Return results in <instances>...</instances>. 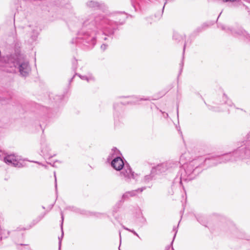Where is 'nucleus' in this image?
I'll return each instance as SVG.
<instances>
[{
  "mask_svg": "<svg viewBox=\"0 0 250 250\" xmlns=\"http://www.w3.org/2000/svg\"><path fill=\"white\" fill-rule=\"evenodd\" d=\"M53 206H54V204L52 205H51V208H52L53 207Z\"/></svg>",
  "mask_w": 250,
  "mask_h": 250,
  "instance_id": "8fccbe9b",
  "label": "nucleus"
},
{
  "mask_svg": "<svg viewBox=\"0 0 250 250\" xmlns=\"http://www.w3.org/2000/svg\"><path fill=\"white\" fill-rule=\"evenodd\" d=\"M61 228L62 231V237L63 236V230H62V226H63V220H64V216H63V213H62V211L61 212Z\"/></svg>",
  "mask_w": 250,
  "mask_h": 250,
  "instance_id": "c756f323",
  "label": "nucleus"
},
{
  "mask_svg": "<svg viewBox=\"0 0 250 250\" xmlns=\"http://www.w3.org/2000/svg\"><path fill=\"white\" fill-rule=\"evenodd\" d=\"M172 250H174V249L173 248H172Z\"/></svg>",
  "mask_w": 250,
  "mask_h": 250,
  "instance_id": "4d7b16f0",
  "label": "nucleus"
},
{
  "mask_svg": "<svg viewBox=\"0 0 250 250\" xmlns=\"http://www.w3.org/2000/svg\"><path fill=\"white\" fill-rule=\"evenodd\" d=\"M46 213L44 212L43 214H42L38 216L35 219H34L31 223V225L30 226V228H31L32 227L35 226L38 223H39L45 215Z\"/></svg>",
  "mask_w": 250,
  "mask_h": 250,
  "instance_id": "393cba45",
  "label": "nucleus"
},
{
  "mask_svg": "<svg viewBox=\"0 0 250 250\" xmlns=\"http://www.w3.org/2000/svg\"><path fill=\"white\" fill-rule=\"evenodd\" d=\"M162 113L163 114V116L164 118H167L168 117V115L167 113L162 112Z\"/></svg>",
  "mask_w": 250,
  "mask_h": 250,
  "instance_id": "ea45409f",
  "label": "nucleus"
},
{
  "mask_svg": "<svg viewBox=\"0 0 250 250\" xmlns=\"http://www.w3.org/2000/svg\"><path fill=\"white\" fill-rule=\"evenodd\" d=\"M153 0H131L132 6L135 12L141 11L146 4L152 2ZM175 0H166L164 5L163 7L162 12H163L165 5L168 1H173Z\"/></svg>",
  "mask_w": 250,
  "mask_h": 250,
  "instance_id": "f8f14e48",
  "label": "nucleus"
},
{
  "mask_svg": "<svg viewBox=\"0 0 250 250\" xmlns=\"http://www.w3.org/2000/svg\"><path fill=\"white\" fill-rule=\"evenodd\" d=\"M77 60L74 59L72 61V69L74 71H76L77 68Z\"/></svg>",
  "mask_w": 250,
  "mask_h": 250,
  "instance_id": "7c9ffc66",
  "label": "nucleus"
},
{
  "mask_svg": "<svg viewBox=\"0 0 250 250\" xmlns=\"http://www.w3.org/2000/svg\"><path fill=\"white\" fill-rule=\"evenodd\" d=\"M67 209L70 210L72 211H73L76 213H79L81 214H84L85 211L81 210L80 208H75L74 207H68L66 208Z\"/></svg>",
  "mask_w": 250,
  "mask_h": 250,
  "instance_id": "a878e982",
  "label": "nucleus"
},
{
  "mask_svg": "<svg viewBox=\"0 0 250 250\" xmlns=\"http://www.w3.org/2000/svg\"><path fill=\"white\" fill-rule=\"evenodd\" d=\"M95 14L86 16L82 22V27L78 31L77 36L72 40L71 42L75 43L84 50L91 49L96 43L98 36H101V39L104 41L109 38L104 33V29H100L97 25Z\"/></svg>",
  "mask_w": 250,
  "mask_h": 250,
  "instance_id": "f257e3e1",
  "label": "nucleus"
},
{
  "mask_svg": "<svg viewBox=\"0 0 250 250\" xmlns=\"http://www.w3.org/2000/svg\"><path fill=\"white\" fill-rule=\"evenodd\" d=\"M215 104L223 105L224 107L222 109L223 110H229V107H231L234 105L232 101L228 98L225 94H222L221 97L219 98V101L215 102Z\"/></svg>",
  "mask_w": 250,
  "mask_h": 250,
  "instance_id": "4468645a",
  "label": "nucleus"
},
{
  "mask_svg": "<svg viewBox=\"0 0 250 250\" xmlns=\"http://www.w3.org/2000/svg\"><path fill=\"white\" fill-rule=\"evenodd\" d=\"M42 208L44 209L45 208L44 207L42 206Z\"/></svg>",
  "mask_w": 250,
  "mask_h": 250,
  "instance_id": "864d4df0",
  "label": "nucleus"
},
{
  "mask_svg": "<svg viewBox=\"0 0 250 250\" xmlns=\"http://www.w3.org/2000/svg\"><path fill=\"white\" fill-rule=\"evenodd\" d=\"M21 160V157L15 154L7 155L3 159L4 162L6 164L17 167H22V165L20 162Z\"/></svg>",
  "mask_w": 250,
  "mask_h": 250,
  "instance_id": "9b49d317",
  "label": "nucleus"
},
{
  "mask_svg": "<svg viewBox=\"0 0 250 250\" xmlns=\"http://www.w3.org/2000/svg\"><path fill=\"white\" fill-rule=\"evenodd\" d=\"M166 250H169V249H166Z\"/></svg>",
  "mask_w": 250,
  "mask_h": 250,
  "instance_id": "6e6d98bb",
  "label": "nucleus"
},
{
  "mask_svg": "<svg viewBox=\"0 0 250 250\" xmlns=\"http://www.w3.org/2000/svg\"><path fill=\"white\" fill-rule=\"evenodd\" d=\"M50 148L48 145L44 142L41 144V152L43 156L52 157L50 154Z\"/></svg>",
  "mask_w": 250,
  "mask_h": 250,
  "instance_id": "aec40b11",
  "label": "nucleus"
},
{
  "mask_svg": "<svg viewBox=\"0 0 250 250\" xmlns=\"http://www.w3.org/2000/svg\"><path fill=\"white\" fill-rule=\"evenodd\" d=\"M152 172H155L156 175L167 172V168L166 162L157 165L152 167Z\"/></svg>",
  "mask_w": 250,
  "mask_h": 250,
  "instance_id": "f3484780",
  "label": "nucleus"
},
{
  "mask_svg": "<svg viewBox=\"0 0 250 250\" xmlns=\"http://www.w3.org/2000/svg\"><path fill=\"white\" fill-rule=\"evenodd\" d=\"M173 230H174L175 232V233H174V237H173V240H172V242H171V245H172V244L173 242V240H174V238H175V236H176V233H177V228H176L174 227V228H173Z\"/></svg>",
  "mask_w": 250,
  "mask_h": 250,
  "instance_id": "e433bc0d",
  "label": "nucleus"
},
{
  "mask_svg": "<svg viewBox=\"0 0 250 250\" xmlns=\"http://www.w3.org/2000/svg\"><path fill=\"white\" fill-rule=\"evenodd\" d=\"M20 245L22 246V245H24L22 244H21Z\"/></svg>",
  "mask_w": 250,
  "mask_h": 250,
  "instance_id": "603ef678",
  "label": "nucleus"
},
{
  "mask_svg": "<svg viewBox=\"0 0 250 250\" xmlns=\"http://www.w3.org/2000/svg\"><path fill=\"white\" fill-rule=\"evenodd\" d=\"M119 208H118L117 203L116 204L115 207L113 208V215H114V213H116L118 211Z\"/></svg>",
  "mask_w": 250,
  "mask_h": 250,
  "instance_id": "72a5a7b5",
  "label": "nucleus"
},
{
  "mask_svg": "<svg viewBox=\"0 0 250 250\" xmlns=\"http://www.w3.org/2000/svg\"><path fill=\"white\" fill-rule=\"evenodd\" d=\"M122 170L120 172V177L125 182L129 183L132 180L136 181L138 180L139 178L138 174L133 171L128 164H126Z\"/></svg>",
  "mask_w": 250,
  "mask_h": 250,
  "instance_id": "6e6552de",
  "label": "nucleus"
},
{
  "mask_svg": "<svg viewBox=\"0 0 250 250\" xmlns=\"http://www.w3.org/2000/svg\"><path fill=\"white\" fill-rule=\"evenodd\" d=\"M86 6L89 9L100 10L103 11L105 10L107 8L106 5L104 3L95 0H89L87 1Z\"/></svg>",
  "mask_w": 250,
  "mask_h": 250,
  "instance_id": "2eb2a0df",
  "label": "nucleus"
},
{
  "mask_svg": "<svg viewBox=\"0 0 250 250\" xmlns=\"http://www.w3.org/2000/svg\"><path fill=\"white\" fill-rule=\"evenodd\" d=\"M63 95H56L54 98L53 99L54 100V103L56 105H59V104L61 103L62 99H63Z\"/></svg>",
  "mask_w": 250,
  "mask_h": 250,
  "instance_id": "cd10ccee",
  "label": "nucleus"
},
{
  "mask_svg": "<svg viewBox=\"0 0 250 250\" xmlns=\"http://www.w3.org/2000/svg\"><path fill=\"white\" fill-rule=\"evenodd\" d=\"M121 155V154L120 153V151L117 148L114 147L112 149L111 151L107 158V160L109 161L110 160L113 159L117 156H120Z\"/></svg>",
  "mask_w": 250,
  "mask_h": 250,
  "instance_id": "5701e85b",
  "label": "nucleus"
},
{
  "mask_svg": "<svg viewBox=\"0 0 250 250\" xmlns=\"http://www.w3.org/2000/svg\"><path fill=\"white\" fill-rule=\"evenodd\" d=\"M97 18L95 22L100 29L104 28V33L109 38L110 42L115 32L119 30V26L124 24L127 17L128 14L125 12L116 11L109 14L95 13Z\"/></svg>",
  "mask_w": 250,
  "mask_h": 250,
  "instance_id": "f03ea898",
  "label": "nucleus"
},
{
  "mask_svg": "<svg viewBox=\"0 0 250 250\" xmlns=\"http://www.w3.org/2000/svg\"><path fill=\"white\" fill-rule=\"evenodd\" d=\"M20 44H15V53L14 54L7 55L3 57L5 66L9 67L7 71L10 73L15 72L17 70L21 76L26 77L31 72V68L28 61L24 59L20 54Z\"/></svg>",
  "mask_w": 250,
  "mask_h": 250,
  "instance_id": "39448f33",
  "label": "nucleus"
},
{
  "mask_svg": "<svg viewBox=\"0 0 250 250\" xmlns=\"http://www.w3.org/2000/svg\"><path fill=\"white\" fill-rule=\"evenodd\" d=\"M156 175L155 172H152V169H151L150 173L145 176L142 179V182L145 184H148L152 180L156 179Z\"/></svg>",
  "mask_w": 250,
  "mask_h": 250,
  "instance_id": "412c9836",
  "label": "nucleus"
},
{
  "mask_svg": "<svg viewBox=\"0 0 250 250\" xmlns=\"http://www.w3.org/2000/svg\"><path fill=\"white\" fill-rule=\"evenodd\" d=\"M42 111L43 112V115L47 116L48 118H52L55 117L57 113H54L52 109H48L47 107L45 106L42 107Z\"/></svg>",
  "mask_w": 250,
  "mask_h": 250,
  "instance_id": "4be33fe9",
  "label": "nucleus"
},
{
  "mask_svg": "<svg viewBox=\"0 0 250 250\" xmlns=\"http://www.w3.org/2000/svg\"><path fill=\"white\" fill-rule=\"evenodd\" d=\"M139 209L140 210H142V209H141V208L139 207H134V214H135V217H136V216H138V214H139Z\"/></svg>",
  "mask_w": 250,
  "mask_h": 250,
  "instance_id": "2f4dec72",
  "label": "nucleus"
},
{
  "mask_svg": "<svg viewBox=\"0 0 250 250\" xmlns=\"http://www.w3.org/2000/svg\"><path fill=\"white\" fill-rule=\"evenodd\" d=\"M146 189V187H143L135 190L125 192L122 196L121 200L117 203L118 208H120L125 201L129 200L130 197L135 196L138 192L141 193Z\"/></svg>",
  "mask_w": 250,
  "mask_h": 250,
  "instance_id": "9d476101",
  "label": "nucleus"
},
{
  "mask_svg": "<svg viewBox=\"0 0 250 250\" xmlns=\"http://www.w3.org/2000/svg\"><path fill=\"white\" fill-rule=\"evenodd\" d=\"M119 235H120V237H121V233L120 232L119 233Z\"/></svg>",
  "mask_w": 250,
  "mask_h": 250,
  "instance_id": "5fc2aeb1",
  "label": "nucleus"
},
{
  "mask_svg": "<svg viewBox=\"0 0 250 250\" xmlns=\"http://www.w3.org/2000/svg\"><path fill=\"white\" fill-rule=\"evenodd\" d=\"M205 104L208 106V109H212V107L210 105H207L206 102L204 101Z\"/></svg>",
  "mask_w": 250,
  "mask_h": 250,
  "instance_id": "49530a36",
  "label": "nucleus"
},
{
  "mask_svg": "<svg viewBox=\"0 0 250 250\" xmlns=\"http://www.w3.org/2000/svg\"><path fill=\"white\" fill-rule=\"evenodd\" d=\"M223 229L227 236L232 240L245 239L250 241V235L239 229L232 222H228Z\"/></svg>",
  "mask_w": 250,
  "mask_h": 250,
  "instance_id": "0eeeda50",
  "label": "nucleus"
},
{
  "mask_svg": "<svg viewBox=\"0 0 250 250\" xmlns=\"http://www.w3.org/2000/svg\"><path fill=\"white\" fill-rule=\"evenodd\" d=\"M39 34V32L38 30V27L37 26H34L32 28V32L31 35V38L33 41H36L38 36Z\"/></svg>",
  "mask_w": 250,
  "mask_h": 250,
  "instance_id": "b1692460",
  "label": "nucleus"
},
{
  "mask_svg": "<svg viewBox=\"0 0 250 250\" xmlns=\"http://www.w3.org/2000/svg\"><path fill=\"white\" fill-rule=\"evenodd\" d=\"M187 155L188 153H187L182 154L180 157L179 161L171 160L166 162L167 168V172H172L178 167L180 168L182 163L184 162V160H185Z\"/></svg>",
  "mask_w": 250,
  "mask_h": 250,
  "instance_id": "1a4fd4ad",
  "label": "nucleus"
},
{
  "mask_svg": "<svg viewBox=\"0 0 250 250\" xmlns=\"http://www.w3.org/2000/svg\"><path fill=\"white\" fill-rule=\"evenodd\" d=\"M59 239L60 240L59 243V250H61V239L60 237H59Z\"/></svg>",
  "mask_w": 250,
  "mask_h": 250,
  "instance_id": "a19ab883",
  "label": "nucleus"
},
{
  "mask_svg": "<svg viewBox=\"0 0 250 250\" xmlns=\"http://www.w3.org/2000/svg\"><path fill=\"white\" fill-rule=\"evenodd\" d=\"M123 97L128 99V100L126 102L116 103L113 104V116L115 124H117L123 118L124 112L123 104H138V102L141 101L150 100V98L148 97L146 98H139V97L135 96H128Z\"/></svg>",
  "mask_w": 250,
  "mask_h": 250,
  "instance_id": "423d86ee",
  "label": "nucleus"
},
{
  "mask_svg": "<svg viewBox=\"0 0 250 250\" xmlns=\"http://www.w3.org/2000/svg\"><path fill=\"white\" fill-rule=\"evenodd\" d=\"M177 117H178V116H179L178 105H177Z\"/></svg>",
  "mask_w": 250,
  "mask_h": 250,
  "instance_id": "de8ad7c7",
  "label": "nucleus"
},
{
  "mask_svg": "<svg viewBox=\"0 0 250 250\" xmlns=\"http://www.w3.org/2000/svg\"><path fill=\"white\" fill-rule=\"evenodd\" d=\"M98 214H99V215H102V214H101V213H98Z\"/></svg>",
  "mask_w": 250,
  "mask_h": 250,
  "instance_id": "3c124183",
  "label": "nucleus"
},
{
  "mask_svg": "<svg viewBox=\"0 0 250 250\" xmlns=\"http://www.w3.org/2000/svg\"><path fill=\"white\" fill-rule=\"evenodd\" d=\"M76 75L78 76L81 79L86 81L88 83L90 82H94L95 81V78L91 74H88L86 75H82L78 73H75L73 77L70 79V82H71L73 81V79Z\"/></svg>",
  "mask_w": 250,
  "mask_h": 250,
  "instance_id": "6ab92c4d",
  "label": "nucleus"
},
{
  "mask_svg": "<svg viewBox=\"0 0 250 250\" xmlns=\"http://www.w3.org/2000/svg\"><path fill=\"white\" fill-rule=\"evenodd\" d=\"M122 227H123V228H124V229H125V230H128V231H130V230H131V229H128V228H127L125 227V226H122Z\"/></svg>",
  "mask_w": 250,
  "mask_h": 250,
  "instance_id": "37998d69",
  "label": "nucleus"
},
{
  "mask_svg": "<svg viewBox=\"0 0 250 250\" xmlns=\"http://www.w3.org/2000/svg\"><path fill=\"white\" fill-rule=\"evenodd\" d=\"M199 159L203 161L202 163L203 170L207 167L216 166L219 163L218 160V156H211L210 157H207L206 158L203 157H199Z\"/></svg>",
  "mask_w": 250,
  "mask_h": 250,
  "instance_id": "ddd939ff",
  "label": "nucleus"
},
{
  "mask_svg": "<svg viewBox=\"0 0 250 250\" xmlns=\"http://www.w3.org/2000/svg\"><path fill=\"white\" fill-rule=\"evenodd\" d=\"M25 229H26L23 227H19L17 229V231L24 230Z\"/></svg>",
  "mask_w": 250,
  "mask_h": 250,
  "instance_id": "58836bf2",
  "label": "nucleus"
},
{
  "mask_svg": "<svg viewBox=\"0 0 250 250\" xmlns=\"http://www.w3.org/2000/svg\"><path fill=\"white\" fill-rule=\"evenodd\" d=\"M130 232H131L135 235L137 236L138 238H140V237L139 235H138V234L135 230H134L133 229H131V230H130Z\"/></svg>",
  "mask_w": 250,
  "mask_h": 250,
  "instance_id": "4c0bfd02",
  "label": "nucleus"
},
{
  "mask_svg": "<svg viewBox=\"0 0 250 250\" xmlns=\"http://www.w3.org/2000/svg\"><path fill=\"white\" fill-rule=\"evenodd\" d=\"M236 146L232 152L217 156L220 164L242 160L250 165V131L245 139L236 142Z\"/></svg>",
  "mask_w": 250,
  "mask_h": 250,
  "instance_id": "7ed1b4c3",
  "label": "nucleus"
},
{
  "mask_svg": "<svg viewBox=\"0 0 250 250\" xmlns=\"http://www.w3.org/2000/svg\"><path fill=\"white\" fill-rule=\"evenodd\" d=\"M203 161L199 157L189 162L182 163V166L173 180V184L184 188L183 182L194 179L203 170Z\"/></svg>",
  "mask_w": 250,
  "mask_h": 250,
  "instance_id": "20e7f679",
  "label": "nucleus"
},
{
  "mask_svg": "<svg viewBox=\"0 0 250 250\" xmlns=\"http://www.w3.org/2000/svg\"><path fill=\"white\" fill-rule=\"evenodd\" d=\"M145 20L146 21L149 23H151V21H152V18L150 16V17H146L145 18Z\"/></svg>",
  "mask_w": 250,
  "mask_h": 250,
  "instance_id": "f704fd0d",
  "label": "nucleus"
},
{
  "mask_svg": "<svg viewBox=\"0 0 250 250\" xmlns=\"http://www.w3.org/2000/svg\"><path fill=\"white\" fill-rule=\"evenodd\" d=\"M197 221L200 224H201L202 225H203L204 226H206L205 224L202 221V219L200 217L197 218Z\"/></svg>",
  "mask_w": 250,
  "mask_h": 250,
  "instance_id": "c9c22d12",
  "label": "nucleus"
},
{
  "mask_svg": "<svg viewBox=\"0 0 250 250\" xmlns=\"http://www.w3.org/2000/svg\"><path fill=\"white\" fill-rule=\"evenodd\" d=\"M125 165L123 158L119 156L115 157L111 162V167L117 171L121 170Z\"/></svg>",
  "mask_w": 250,
  "mask_h": 250,
  "instance_id": "dca6fc26",
  "label": "nucleus"
},
{
  "mask_svg": "<svg viewBox=\"0 0 250 250\" xmlns=\"http://www.w3.org/2000/svg\"><path fill=\"white\" fill-rule=\"evenodd\" d=\"M209 25L207 23H203L201 26L198 27L195 30V32L199 33L205 29Z\"/></svg>",
  "mask_w": 250,
  "mask_h": 250,
  "instance_id": "c85d7f7f",
  "label": "nucleus"
},
{
  "mask_svg": "<svg viewBox=\"0 0 250 250\" xmlns=\"http://www.w3.org/2000/svg\"><path fill=\"white\" fill-rule=\"evenodd\" d=\"M182 35H180L177 32H174L173 35V39L175 41L177 42H180L181 40H184V38Z\"/></svg>",
  "mask_w": 250,
  "mask_h": 250,
  "instance_id": "bb28decb",
  "label": "nucleus"
},
{
  "mask_svg": "<svg viewBox=\"0 0 250 250\" xmlns=\"http://www.w3.org/2000/svg\"><path fill=\"white\" fill-rule=\"evenodd\" d=\"M3 101H4V99L3 98L0 97V101L1 102L2 104H4L5 103L4 102V101H3Z\"/></svg>",
  "mask_w": 250,
  "mask_h": 250,
  "instance_id": "a18cd8bd",
  "label": "nucleus"
},
{
  "mask_svg": "<svg viewBox=\"0 0 250 250\" xmlns=\"http://www.w3.org/2000/svg\"><path fill=\"white\" fill-rule=\"evenodd\" d=\"M54 174H55V187H56V189L57 190V179H56V175H55V173H54Z\"/></svg>",
  "mask_w": 250,
  "mask_h": 250,
  "instance_id": "c03bdc74",
  "label": "nucleus"
},
{
  "mask_svg": "<svg viewBox=\"0 0 250 250\" xmlns=\"http://www.w3.org/2000/svg\"><path fill=\"white\" fill-rule=\"evenodd\" d=\"M187 43H188V41L187 42L185 41V43H184V49H183V53H184L186 46L187 44Z\"/></svg>",
  "mask_w": 250,
  "mask_h": 250,
  "instance_id": "79ce46f5",
  "label": "nucleus"
},
{
  "mask_svg": "<svg viewBox=\"0 0 250 250\" xmlns=\"http://www.w3.org/2000/svg\"><path fill=\"white\" fill-rule=\"evenodd\" d=\"M139 210V214L135 217L136 221L139 226L143 227L147 224V221L145 217L144 216L142 210Z\"/></svg>",
  "mask_w": 250,
  "mask_h": 250,
  "instance_id": "a211bd4d",
  "label": "nucleus"
},
{
  "mask_svg": "<svg viewBox=\"0 0 250 250\" xmlns=\"http://www.w3.org/2000/svg\"><path fill=\"white\" fill-rule=\"evenodd\" d=\"M181 65L182 66H183V62L181 63Z\"/></svg>",
  "mask_w": 250,
  "mask_h": 250,
  "instance_id": "09e8293b",
  "label": "nucleus"
},
{
  "mask_svg": "<svg viewBox=\"0 0 250 250\" xmlns=\"http://www.w3.org/2000/svg\"><path fill=\"white\" fill-rule=\"evenodd\" d=\"M107 46H108V45L106 43H103L101 45V49L104 51H105L107 48Z\"/></svg>",
  "mask_w": 250,
  "mask_h": 250,
  "instance_id": "473e14b6",
  "label": "nucleus"
}]
</instances>
